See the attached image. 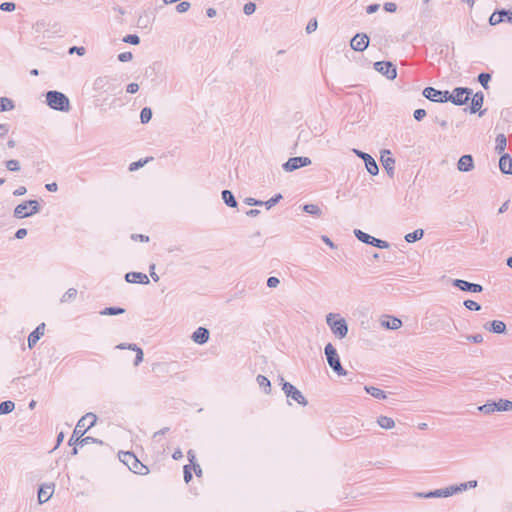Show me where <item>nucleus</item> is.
Wrapping results in <instances>:
<instances>
[{"label": "nucleus", "instance_id": "obj_18", "mask_svg": "<svg viewBox=\"0 0 512 512\" xmlns=\"http://www.w3.org/2000/svg\"><path fill=\"white\" fill-rule=\"evenodd\" d=\"M457 168L461 172H469L474 169L473 157L469 154L460 157L457 163Z\"/></svg>", "mask_w": 512, "mask_h": 512}, {"label": "nucleus", "instance_id": "obj_50", "mask_svg": "<svg viewBox=\"0 0 512 512\" xmlns=\"http://www.w3.org/2000/svg\"><path fill=\"white\" fill-rule=\"evenodd\" d=\"M317 27H318L317 20L311 19L306 26V32L308 34H310V33L314 32L317 29Z\"/></svg>", "mask_w": 512, "mask_h": 512}, {"label": "nucleus", "instance_id": "obj_57", "mask_svg": "<svg viewBox=\"0 0 512 512\" xmlns=\"http://www.w3.org/2000/svg\"><path fill=\"white\" fill-rule=\"evenodd\" d=\"M192 479V473L190 467L188 465L184 466V480L186 483H189Z\"/></svg>", "mask_w": 512, "mask_h": 512}, {"label": "nucleus", "instance_id": "obj_38", "mask_svg": "<svg viewBox=\"0 0 512 512\" xmlns=\"http://www.w3.org/2000/svg\"><path fill=\"white\" fill-rule=\"evenodd\" d=\"M152 118V111L150 108L145 107L141 110L140 120L143 124L148 123Z\"/></svg>", "mask_w": 512, "mask_h": 512}, {"label": "nucleus", "instance_id": "obj_39", "mask_svg": "<svg viewBox=\"0 0 512 512\" xmlns=\"http://www.w3.org/2000/svg\"><path fill=\"white\" fill-rule=\"evenodd\" d=\"M76 295H77V290L74 288H70L62 296L61 302L62 303L69 302V301L73 300L76 297Z\"/></svg>", "mask_w": 512, "mask_h": 512}, {"label": "nucleus", "instance_id": "obj_51", "mask_svg": "<svg viewBox=\"0 0 512 512\" xmlns=\"http://www.w3.org/2000/svg\"><path fill=\"white\" fill-rule=\"evenodd\" d=\"M2 11L11 12L15 10V4L12 2H4L0 5Z\"/></svg>", "mask_w": 512, "mask_h": 512}, {"label": "nucleus", "instance_id": "obj_4", "mask_svg": "<svg viewBox=\"0 0 512 512\" xmlns=\"http://www.w3.org/2000/svg\"><path fill=\"white\" fill-rule=\"evenodd\" d=\"M48 105L59 111H68L70 108L69 99L66 95L58 91H49L46 94Z\"/></svg>", "mask_w": 512, "mask_h": 512}, {"label": "nucleus", "instance_id": "obj_44", "mask_svg": "<svg viewBox=\"0 0 512 512\" xmlns=\"http://www.w3.org/2000/svg\"><path fill=\"white\" fill-rule=\"evenodd\" d=\"M491 79V75L488 74V73H481L479 74L478 76V81L480 82V84L485 88L487 89L488 88V82L490 81Z\"/></svg>", "mask_w": 512, "mask_h": 512}, {"label": "nucleus", "instance_id": "obj_35", "mask_svg": "<svg viewBox=\"0 0 512 512\" xmlns=\"http://www.w3.org/2000/svg\"><path fill=\"white\" fill-rule=\"evenodd\" d=\"M504 12L502 11H499V12H494L490 18H489V23L490 25H498L499 23L503 22L504 21Z\"/></svg>", "mask_w": 512, "mask_h": 512}, {"label": "nucleus", "instance_id": "obj_17", "mask_svg": "<svg viewBox=\"0 0 512 512\" xmlns=\"http://www.w3.org/2000/svg\"><path fill=\"white\" fill-rule=\"evenodd\" d=\"M380 160L388 174L392 176L394 174L395 159L391 156V152L389 150H383Z\"/></svg>", "mask_w": 512, "mask_h": 512}, {"label": "nucleus", "instance_id": "obj_53", "mask_svg": "<svg viewBox=\"0 0 512 512\" xmlns=\"http://www.w3.org/2000/svg\"><path fill=\"white\" fill-rule=\"evenodd\" d=\"M466 338L468 341H471V342L477 343V344L483 342V336L481 334L469 335Z\"/></svg>", "mask_w": 512, "mask_h": 512}, {"label": "nucleus", "instance_id": "obj_22", "mask_svg": "<svg viewBox=\"0 0 512 512\" xmlns=\"http://www.w3.org/2000/svg\"><path fill=\"white\" fill-rule=\"evenodd\" d=\"M484 328L493 333L502 334L506 331V324L503 321L494 320L484 324Z\"/></svg>", "mask_w": 512, "mask_h": 512}, {"label": "nucleus", "instance_id": "obj_32", "mask_svg": "<svg viewBox=\"0 0 512 512\" xmlns=\"http://www.w3.org/2000/svg\"><path fill=\"white\" fill-rule=\"evenodd\" d=\"M423 235H424V231L422 229H417L414 232L408 233L405 236V240L408 243H412V242H415L417 240H420L423 237Z\"/></svg>", "mask_w": 512, "mask_h": 512}, {"label": "nucleus", "instance_id": "obj_19", "mask_svg": "<svg viewBox=\"0 0 512 512\" xmlns=\"http://www.w3.org/2000/svg\"><path fill=\"white\" fill-rule=\"evenodd\" d=\"M381 325L386 329L397 330L402 326V321L394 316H384Z\"/></svg>", "mask_w": 512, "mask_h": 512}, {"label": "nucleus", "instance_id": "obj_61", "mask_svg": "<svg viewBox=\"0 0 512 512\" xmlns=\"http://www.w3.org/2000/svg\"><path fill=\"white\" fill-rule=\"evenodd\" d=\"M138 90H139V85H138L137 83H130V84L127 86V92H128V93L134 94V93H136Z\"/></svg>", "mask_w": 512, "mask_h": 512}, {"label": "nucleus", "instance_id": "obj_52", "mask_svg": "<svg viewBox=\"0 0 512 512\" xmlns=\"http://www.w3.org/2000/svg\"><path fill=\"white\" fill-rule=\"evenodd\" d=\"M132 58H133V55L131 52H123L118 55V59L121 62H128V61L132 60Z\"/></svg>", "mask_w": 512, "mask_h": 512}, {"label": "nucleus", "instance_id": "obj_20", "mask_svg": "<svg viewBox=\"0 0 512 512\" xmlns=\"http://www.w3.org/2000/svg\"><path fill=\"white\" fill-rule=\"evenodd\" d=\"M125 279L129 283L148 284L149 278L146 274L141 272H129L125 275Z\"/></svg>", "mask_w": 512, "mask_h": 512}, {"label": "nucleus", "instance_id": "obj_29", "mask_svg": "<svg viewBox=\"0 0 512 512\" xmlns=\"http://www.w3.org/2000/svg\"><path fill=\"white\" fill-rule=\"evenodd\" d=\"M378 425L383 429H392L395 427V421L388 416H380L377 418Z\"/></svg>", "mask_w": 512, "mask_h": 512}, {"label": "nucleus", "instance_id": "obj_10", "mask_svg": "<svg viewBox=\"0 0 512 512\" xmlns=\"http://www.w3.org/2000/svg\"><path fill=\"white\" fill-rule=\"evenodd\" d=\"M354 233L357 239L363 243L373 245L380 249H386L389 247L388 242L372 237L361 230H355Z\"/></svg>", "mask_w": 512, "mask_h": 512}, {"label": "nucleus", "instance_id": "obj_7", "mask_svg": "<svg viewBox=\"0 0 512 512\" xmlns=\"http://www.w3.org/2000/svg\"><path fill=\"white\" fill-rule=\"evenodd\" d=\"M97 417L93 413H87L83 416L78 423L73 432V437L79 436L82 437L91 427H93L96 423Z\"/></svg>", "mask_w": 512, "mask_h": 512}, {"label": "nucleus", "instance_id": "obj_25", "mask_svg": "<svg viewBox=\"0 0 512 512\" xmlns=\"http://www.w3.org/2000/svg\"><path fill=\"white\" fill-rule=\"evenodd\" d=\"M192 339L198 344H204L209 339V331L206 328L199 327L192 335Z\"/></svg>", "mask_w": 512, "mask_h": 512}, {"label": "nucleus", "instance_id": "obj_16", "mask_svg": "<svg viewBox=\"0 0 512 512\" xmlns=\"http://www.w3.org/2000/svg\"><path fill=\"white\" fill-rule=\"evenodd\" d=\"M453 285L462 291H470L473 293L482 292L483 287L480 284L470 283L465 280L455 279Z\"/></svg>", "mask_w": 512, "mask_h": 512}, {"label": "nucleus", "instance_id": "obj_40", "mask_svg": "<svg viewBox=\"0 0 512 512\" xmlns=\"http://www.w3.org/2000/svg\"><path fill=\"white\" fill-rule=\"evenodd\" d=\"M13 102L8 98H0V111H9L13 109Z\"/></svg>", "mask_w": 512, "mask_h": 512}, {"label": "nucleus", "instance_id": "obj_21", "mask_svg": "<svg viewBox=\"0 0 512 512\" xmlns=\"http://www.w3.org/2000/svg\"><path fill=\"white\" fill-rule=\"evenodd\" d=\"M45 324H40L28 337V347L33 348L41 336L44 335Z\"/></svg>", "mask_w": 512, "mask_h": 512}, {"label": "nucleus", "instance_id": "obj_26", "mask_svg": "<svg viewBox=\"0 0 512 512\" xmlns=\"http://www.w3.org/2000/svg\"><path fill=\"white\" fill-rule=\"evenodd\" d=\"M483 101H484V95L481 92L474 94V96L472 98L471 106H470V112L476 113L477 111H479L483 105Z\"/></svg>", "mask_w": 512, "mask_h": 512}, {"label": "nucleus", "instance_id": "obj_6", "mask_svg": "<svg viewBox=\"0 0 512 512\" xmlns=\"http://www.w3.org/2000/svg\"><path fill=\"white\" fill-rule=\"evenodd\" d=\"M39 211V203L36 200L25 201L17 205L14 209V216L22 219L29 217Z\"/></svg>", "mask_w": 512, "mask_h": 512}, {"label": "nucleus", "instance_id": "obj_47", "mask_svg": "<svg viewBox=\"0 0 512 512\" xmlns=\"http://www.w3.org/2000/svg\"><path fill=\"white\" fill-rule=\"evenodd\" d=\"M282 198L281 194H278L272 198H270L268 201L263 202V204L266 206L267 209H270L273 207L280 199Z\"/></svg>", "mask_w": 512, "mask_h": 512}, {"label": "nucleus", "instance_id": "obj_41", "mask_svg": "<svg viewBox=\"0 0 512 512\" xmlns=\"http://www.w3.org/2000/svg\"><path fill=\"white\" fill-rule=\"evenodd\" d=\"M5 166L7 168V170L11 171V172H17L20 170V163L18 160H8L5 162Z\"/></svg>", "mask_w": 512, "mask_h": 512}, {"label": "nucleus", "instance_id": "obj_12", "mask_svg": "<svg viewBox=\"0 0 512 512\" xmlns=\"http://www.w3.org/2000/svg\"><path fill=\"white\" fill-rule=\"evenodd\" d=\"M311 164V159L308 157H293L283 164V169L287 172H292L300 167H305Z\"/></svg>", "mask_w": 512, "mask_h": 512}, {"label": "nucleus", "instance_id": "obj_2", "mask_svg": "<svg viewBox=\"0 0 512 512\" xmlns=\"http://www.w3.org/2000/svg\"><path fill=\"white\" fill-rule=\"evenodd\" d=\"M326 322L335 336L340 339L346 337L348 326L344 318H341L338 314L329 313L326 316Z\"/></svg>", "mask_w": 512, "mask_h": 512}, {"label": "nucleus", "instance_id": "obj_34", "mask_svg": "<svg viewBox=\"0 0 512 512\" xmlns=\"http://www.w3.org/2000/svg\"><path fill=\"white\" fill-rule=\"evenodd\" d=\"M478 410L482 412L483 414H492L496 412V405L495 402H488L478 407Z\"/></svg>", "mask_w": 512, "mask_h": 512}, {"label": "nucleus", "instance_id": "obj_64", "mask_svg": "<svg viewBox=\"0 0 512 512\" xmlns=\"http://www.w3.org/2000/svg\"><path fill=\"white\" fill-rule=\"evenodd\" d=\"M504 12V21L512 23V11L502 10Z\"/></svg>", "mask_w": 512, "mask_h": 512}, {"label": "nucleus", "instance_id": "obj_63", "mask_svg": "<svg viewBox=\"0 0 512 512\" xmlns=\"http://www.w3.org/2000/svg\"><path fill=\"white\" fill-rule=\"evenodd\" d=\"M27 235V230L25 228H20L17 230L15 237L17 239H23Z\"/></svg>", "mask_w": 512, "mask_h": 512}, {"label": "nucleus", "instance_id": "obj_37", "mask_svg": "<svg viewBox=\"0 0 512 512\" xmlns=\"http://www.w3.org/2000/svg\"><path fill=\"white\" fill-rule=\"evenodd\" d=\"M303 210L306 213H309L311 215H315V216H320L321 215L320 208L317 205H315V204H306V205H304Z\"/></svg>", "mask_w": 512, "mask_h": 512}, {"label": "nucleus", "instance_id": "obj_30", "mask_svg": "<svg viewBox=\"0 0 512 512\" xmlns=\"http://www.w3.org/2000/svg\"><path fill=\"white\" fill-rule=\"evenodd\" d=\"M365 391L376 399H385L386 394L383 390L374 386H365Z\"/></svg>", "mask_w": 512, "mask_h": 512}, {"label": "nucleus", "instance_id": "obj_27", "mask_svg": "<svg viewBox=\"0 0 512 512\" xmlns=\"http://www.w3.org/2000/svg\"><path fill=\"white\" fill-rule=\"evenodd\" d=\"M117 348H119V349H126L127 348V349H131V350L136 351V358H135L134 364L137 366L140 362H142V360H143V351L137 345H135V344H129V345L120 344V345L117 346Z\"/></svg>", "mask_w": 512, "mask_h": 512}, {"label": "nucleus", "instance_id": "obj_9", "mask_svg": "<svg viewBox=\"0 0 512 512\" xmlns=\"http://www.w3.org/2000/svg\"><path fill=\"white\" fill-rule=\"evenodd\" d=\"M471 93L472 91L468 88H455L451 94L448 92L444 100L451 101L455 105H463L469 100Z\"/></svg>", "mask_w": 512, "mask_h": 512}, {"label": "nucleus", "instance_id": "obj_8", "mask_svg": "<svg viewBox=\"0 0 512 512\" xmlns=\"http://www.w3.org/2000/svg\"><path fill=\"white\" fill-rule=\"evenodd\" d=\"M280 381L282 384V390L288 398L293 399L302 406H306L308 404L306 398L295 386L289 382H285L282 377L280 378Z\"/></svg>", "mask_w": 512, "mask_h": 512}, {"label": "nucleus", "instance_id": "obj_15", "mask_svg": "<svg viewBox=\"0 0 512 512\" xmlns=\"http://www.w3.org/2000/svg\"><path fill=\"white\" fill-rule=\"evenodd\" d=\"M448 95V91H439L433 87H426L423 90V96L433 102H446L445 97Z\"/></svg>", "mask_w": 512, "mask_h": 512}, {"label": "nucleus", "instance_id": "obj_56", "mask_svg": "<svg viewBox=\"0 0 512 512\" xmlns=\"http://www.w3.org/2000/svg\"><path fill=\"white\" fill-rule=\"evenodd\" d=\"M146 162H147V160H144V161L139 160V161H137V162H133V163H131V164H130V166H129V170H130V171H135V170H137L138 168L142 167Z\"/></svg>", "mask_w": 512, "mask_h": 512}, {"label": "nucleus", "instance_id": "obj_54", "mask_svg": "<svg viewBox=\"0 0 512 512\" xmlns=\"http://www.w3.org/2000/svg\"><path fill=\"white\" fill-rule=\"evenodd\" d=\"M279 282H280V281H279V279H278L277 277L272 276V277H269V278H268V280H267V286H268L269 288H275V287H277V286H278Z\"/></svg>", "mask_w": 512, "mask_h": 512}, {"label": "nucleus", "instance_id": "obj_1", "mask_svg": "<svg viewBox=\"0 0 512 512\" xmlns=\"http://www.w3.org/2000/svg\"><path fill=\"white\" fill-rule=\"evenodd\" d=\"M477 487V481L476 480H470L466 483H461L459 485H451L449 487H445L442 489H437L434 491H431L429 493L423 494V493H417V497H424V498H434V497H449L454 494L463 492L467 490L468 488H475Z\"/></svg>", "mask_w": 512, "mask_h": 512}, {"label": "nucleus", "instance_id": "obj_36", "mask_svg": "<svg viewBox=\"0 0 512 512\" xmlns=\"http://www.w3.org/2000/svg\"><path fill=\"white\" fill-rule=\"evenodd\" d=\"M15 404L12 401H4L0 404V415L8 414L14 410Z\"/></svg>", "mask_w": 512, "mask_h": 512}, {"label": "nucleus", "instance_id": "obj_45", "mask_svg": "<svg viewBox=\"0 0 512 512\" xmlns=\"http://www.w3.org/2000/svg\"><path fill=\"white\" fill-rule=\"evenodd\" d=\"M463 305L469 309V310H473V311H479L481 309V306L473 301V300H465Z\"/></svg>", "mask_w": 512, "mask_h": 512}, {"label": "nucleus", "instance_id": "obj_55", "mask_svg": "<svg viewBox=\"0 0 512 512\" xmlns=\"http://www.w3.org/2000/svg\"><path fill=\"white\" fill-rule=\"evenodd\" d=\"M426 116V111L424 109H417L414 111V118L417 121H421Z\"/></svg>", "mask_w": 512, "mask_h": 512}, {"label": "nucleus", "instance_id": "obj_3", "mask_svg": "<svg viewBox=\"0 0 512 512\" xmlns=\"http://www.w3.org/2000/svg\"><path fill=\"white\" fill-rule=\"evenodd\" d=\"M121 462H123L131 471L136 474L146 475L149 470L147 466L141 463L138 458L131 452H121L119 454Z\"/></svg>", "mask_w": 512, "mask_h": 512}, {"label": "nucleus", "instance_id": "obj_14", "mask_svg": "<svg viewBox=\"0 0 512 512\" xmlns=\"http://www.w3.org/2000/svg\"><path fill=\"white\" fill-rule=\"evenodd\" d=\"M354 152L355 154L362 158L365 162V166H366V169L367 171L371 174V175H377L378 174V165L377 163L375 162V160L367 153H364L362 151H359V150H356L354 149Z\"/></svg>", "mask_w": 512, "mask_h": 512}, {"label": "nucleus", "instance_id": "obj_59", "mask_svg": "<svg viewBox=\"0 0 512 512\" xmlns=\"http://www.w3.org/2000/svg\"><path fill=\"white\" fill-rule=\"evenodd\" d=\"M384 9L387 11V12H395L396 9H397V6L395 3L393 2H387L384 4Z\"/></svg>", "mask_w": 512, "mask_h": 512}, {"label": "nucleus", "instance_id": "obj_46", "mask_svg": "<svg viewBox=\"0 0 512 512\" xmlns=\"http://www.w3.org/2000/svg\"><path fill=\"white\" fill-rule=\"evenodd\" d=\"M123 41L126 43H129V44H132V45H137V44H139L140 39L137 35L130 34V35H127L126 37H124Z\"/></svg>", "mask_w": 512, "mask_h": 512}, {"label": "nucleus", "instance_id": "obj_58", "mask_svg": "<svg viewBox=\"0 0 512 512\" xmlns=\"http://www.w3.org/2000/svg\"><path fill=\"white\" fill-rule=\"evenodd\" d=\"M69 53L70 54L77 53L78 55L82 56L85 54V48L74 46V47L70 48Z\"/></svg>", "mask_w": 512, "mask_h": 512}, {"label": "nucleus", "instance_id": "obj_42", "mask_svg": "<svg viewBox=\"0 0 512 512\" xmlns=\"http://www.w3.org/2000/svg\"><path fill=\"white\" fill-rule=\"evenodd\" d=\"M257 383H258V385L260 387H263L267 393L269 392L270 381H269V379L267 377H265L263 375H258L257 376Z\"/></svg>", "mask_w": 512, "mask_h": 512}, {"label": "nucleus", "instance_id": "obj_43", "mask_svg": "<svg viewBox=\"0 0 512 512\" xmlns=\"http://www.w3.org/2000/svg\"><path fill=\"white\" fill-rule=\"evenodd\" d=\"M124 313V309L116 307H108L101 311L102 315H118Z\"/></svg>", "mask_w": 512, "mask_h": 512}, {"label": "nucleus", "instance_id": "obj_13", "mask_svg": "<svg viewBox=\"0 0 512 512\" xmlns=\"http://www.w3.org/2000/svg\"><path fill=\"white\" fill-rule=\"evenodd\" d=\"M369 45V37L362 33V34H356L350 41V46L353 50L362 52L364 51Z\"/></svg>", "mask_w": 512, "mask_h": 512}, {"label": "nucleus", "instance_id": "obj_33", "mask_svg": "<svg viewBox=\"0 0 512 512\" xmlns=\"http://www.w3.org/2000/svg\"><path fill=\"white\" fill-rule=\"evenodd\" d=\"M222 198H223L224 202L226 203V205H228L230 207L237 206V202H236L233 194L229 190H224L222 192Z\"/></svg>", "mask_w": 512, "mask_h": 512}, {"label": "nucleus", "instance_id": "obj_49", "mask_svg": "<svg viewBox=\"0 0 512 512\" xmlns=\"http://www.w3.org/2000/svg\"><path fill=\"white\" fill-rule=\"evenodd\" d=\"M190 3L189 2H186V1H183V2H180L177 6H176V10L177 12L179 13H185L187 12L189 9H190Z\"/></svg>", "mask_w": 512, "mask_h": 512}, {"label": "nucleus", "instance_id": "obj_60", "mask_svg": "<svg viewBox=\"0 0 512 512\" xmlns=\"http://www.w3.org/2000/svg\"><path fill=\"white\" fill-rule=\"evenodd\" d=\"M108 80L106 77H99L95 80L94 85L97 87H104L107 84Z\"/></svg>", "mask_w": 512, "mask_h": 512}, {"label": "nucleus", "instance_id": "obj_48", "mask_svg": "<svg viewBox=\"0 0 512 512\" xmlns=\"http://www.w3.org/2000/svg\"><path fill=\"white\" fill-rule=\"evenodd\" d=\"M256 5L253 2H248L244 5L243 11L246 15H251L255 12Z\"/></svg>", "mask_w": 512, "mask_h": 512}, {"label": "nucleus", "instance_id": "obj_24", "mask_svg": "<svg viewBox=\"0 0 512 512\" xmlns=\"http://www.w3.org/2000/svg\"><path fill=\"white\" fill-rule=\"evenodd\" d=\"M53 491H54L53 485L42 486L38 491L39 503L42 504V503L47 502L51 498Z\"/></svg>", "mask_w": 512, "mask_h": 512}, {"label": "nucleus", "instance_id": "obj_5", "mask_svg": "<svg viewBox=\"0 0 512 512\" xmlns=\"http://www.w3.org/2000/svg\"><path fill=\"white\" fill-rule=\"evenodd\" d=\"M325 354L327 357L328 364L330 367L340 376H344L347 374L346 370L342 367L340 358L334 346L331 343H328L325 346Z\"/></svg>", "mask_w": 512, "mask_h": 512}, {"label": "nucleus", "instance_id": "obj_23", "mask_svg": "<svg viewBox=\"0 0 512 512\" xmlns=\"http://www.w3.org/2000/svg\"><path fill=\"white\" fill-rule=\"evenodd\" d=\"M499 168L504 174H512V158L509 154H503L500 157Z\"/></svg>", "mask_w": 512, "mask_h": 512}, {"label": "nucleus", "instance_id": "obj_62", "mask_svg": "<svg viewBox=\"0 0 512 512\" xmlns=\"http://www.w3.org/2000/svg\"><path fill=\"white\" fill-rule=\"evenodd\" d=\"M9 132V127L6 124H0V137H5Z\"/></svg>", "mask_w": 512, "mask_h": 512}, {"label": "nucleus", "instance_id": "obj_28", "mask_svg": "<svg viewBox=\"0 0 512 512\" xmlns=\"http://www.w3.org/2000/svg\"><path fill=\"white\" fill-rule=\"evenodd\" d=\"M507 146V139L504 134H498L495 139V151L498 154L503 153Z\"/></svg>", "mask_w": 512, "mask_h": 512}, {"label": "nucleus", "instance_id": "obj_11", "mask_svg": "<svg viewBox=\"0 0 512 512\" xmlns=\"http://www.w3.org/2000/svg\"><path fill=\"white\" fill-rule=\"evenodd\" d=\"M374 68L379 73L386 76L389 80H393L397 76V70L395 65L389 61H378L374 63Z\"/></svg>", "mask_w": 512, "mask_h": 512}, {"label": "nucleus", "instance_id": "obj_31", "mask_svg": "<svg viewBox=\"0 0 512 512\" xmlns=\"http://www.w3.org/2000/svg\"><path fill=\"white\" fill-rule=\"evenodd\" d=\"M496 410L498 412L512 411V401L507 399H499L495 402Z\"/></svg>", "mask_w": 512, "mask_h": 512}]
</instances>
